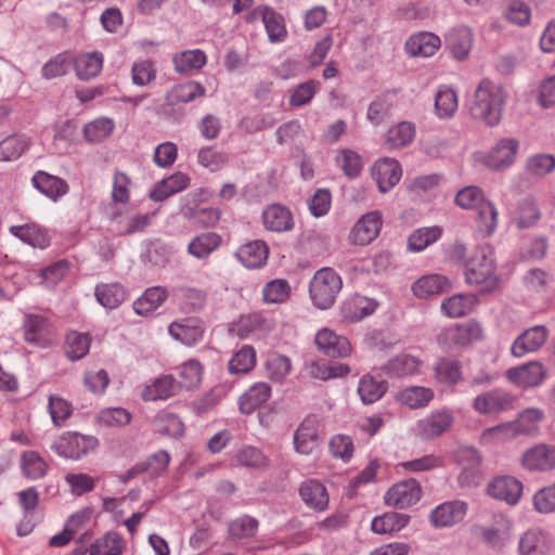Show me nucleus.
Returning <instances> with one entry per match:
<instances>
[{
	"label": "nucleus",
	"instance_id": "43",
	"mask_svg": "<svg viewBox=\"0 0 555 555\" xmlns=\"http://www.w3.org/2000/svg\"><path fill=\"white\" fill-rule=\"evenodd\" d=\"M154 430L168 437H181L184 433L182 421L173 413L160 411L152 420Z\"/></svg>",
	"mask_w": 555,
	"mask_h": 555
},
{
	"label": "nucleus",
	"instance_id": "49",
	"mask_svg": "<svg viewBox=\"0 0 555 555\" xmlns=\"http://www.w3.org/2000/svg\"><path fill=\"white\" fill-rule=\"evenodd\" d=\"M96 300L107 309H115L126 299L125 288L117 284H100L95 287Z\"/></svg>",
	"mask_w": 555,
	"mask_h": 555
},
{
	"label": "nucleus",
	"instance_id": "36",
	"mask_svg": "<svg viewBox=\"0 0 555 555\" xmlns=\"http://www.w3.org/2000/svg\"><path fill=\"white\" fill-rule=\"evenodd\" d=\"M29 140L23 134L0 138V162H14L29 147Z\"/></svg>",
	"mask_w": 555,
	"mask_h": 555
},
{
	"label": "nucleus",
	"instance_id": "58",
	"mask_svg": "<svg viewBox=\"0 0 555 555\" xmlns=\"http://www.w3.org/2000/svg\"><path fill=\"white\" fill-rule=\"evenodd\" d=\"M292 293L288 281L284 279H275L267 283L262 289V296L268 304L285 302Z\"/></svg>",
	"mask_w": 555,
	"mask_h": 555
},
{
	"label": "nucleus",
	"instance_id": "57",
	"mask_svg": "<svg viewBox=\"0 0 555 555\" xmlns=\"http://www.w3.org/2000/svg\"><path fill=\"white\" fill-rule=\"evenodd\" d=\"M544 420V412L538 408L524 410L513 422L517 425L520 435L532 436L538 431V424Z\"/></svg>",
	"mask_w": 555,
	"mask_h": 555
},
{
	"label": "nucleus",
	"instance_id": "44",
	"mask_svg": "<svg viewBox=\"0 0 555 555\" xmlns=\"http://www.w3.org/2000/svg\"><path fill=\"white\" fill-rule=\"evenodd\" d=\"M20 465L23 475L30 480L44 477L49 469L47 462L38 452L31 450L24 451L21 454Z\"/></svg>",
	"mask_w": 555,
	"mask_h": 555
},
{
	"label": "nucleus",
	"instance_id": "16",
	"mask_svg": "<svg viewBox=\"0 0 555 555\" xmlns=\"http://www.w3.org/2000/svg\"><path fill=\"white\" fill-rule=\"evenodd\" d=\"M31 184L39 193L52 202H57L69 191V185L64 179L43 170H38L34 173Z\"/></svg>",
	"mask_w": 555,
	"mask_h": 555
},
{
	"label": "nucleus",
	"instance_id": "23",
	"mask_svg": "<svg viewBox=\"0 0 555 555\" xmlns=\"http://www.w3.org/2000/svg\"><path fill=\"white\" fill-rule=\"evenodd\" d=\"M401 173L399 163L392 158L379 159L373 166V176L382 193L393 188L400 181Z\"/></svg>",
	"mask_w": 555,
	"mask_h": 555
},
{
	"label": "nucleus",
	"instance_id": "29",
	"mask_svg": "<svg viewBox=\"0 0 555 555\" xmlns=\"http://www.w3.org/2000/svg\"><path fill=\"white\" fill-rule=\"evenodd\" d=\"M434 397L435 392L429 387L409 386L397 393L396 400L409 409H423L433 401Z\"/></svg>",
	"mask_w": 555,
	"mask_h": 555
},
{
	"label": "nucleus",
	"instance_id": "15",
	"mask_svg": "<svg viewBox=\"0 0 555 555\" xmlns=\"http://www.w3.org/2000/svg\"><path fill=\"white\" fill-rule=\"evenodd\" d=\"M320 444L319 425L313 416L306 417L294 434L295 450L304 455L312 454Z\"/></svg>",
	"mask_w": 555,
	"mask_h": 555
},
{
	"label": "nucleus",
	"instance_id": "51",
	"mask_svg": "<svg viewBox=\"0 0 555 555\" xmlns=\"http://www.w3.org/2000/svg\"><path fill=\"white\" fill-rule=\"evenodd\" d=\"M435 378L440 384L453 386L462 379V366L459 361L440 359L434 366Z\"/></svg>",
	"mask_w": 555,
	"mask_h": 555
},
{
	"label": "nucleus",
	"instance_id": "56",
	"mask_svg": "<svg viewBox=\"0 0 555 555\" xmlns=\"http://www.w3.org/2000/svg\"><path fill=\"white\" fill-rule=\"evenodd\" d=\"M414 133V126L411 122L402 121L387 131L385 143L389 149L405 146L411 143Z\"/></svg>",
	"mask_w": 555,
	"mask_h": 555
},
{
	"label": "nucleus",
	"instance_id": "21",
	"mask_svg": "<svg viewBox=\"0 0 555 555\" xmlns=\"http://www.w3.org/2000/svg\"><path fill=\"white\" fill-rule=\"evenodd\" d=\"M17 501L24 518L17 526L18 535H27L35 527L34 515L39 504V493L35 487H29L17 493Z\"/></svg>",
	"mask_w": 555,
	"mask_h": 555
},
{
	"label": "nucleus",
	"instance_id": "7",
	"mask_svg": "<svg viewBox=\"0 0 555 555\" xmlns=\"http://www.w3.org/2000/svg\"><path fill=\"white\" fill-rule=\"evenodd\" d=\"M519 141L515 138L500 139L488 152L485 164L492 170H503L511 167L517 157Z\"/></svg>",
	"mask_w": 555,
	"mask_h": 555
},
{
	"label": "nucleus",
	"instance_id": "1",
	"mask_svg": "<svg viewBox=\"0 0 555 555\" xmlns=\"http://www.w3.org/2000/svg\"><path fill=\"white\" fill-rule=\"evenodd\" d=\"M507 101L505 89L490 79H482L474 93L470 115L489 127H495L502 119L503 107Z\"/></svg>",
	"mask_w": 555,
	"mask_h": 555
},
{
	"label": "nucleus",
	"instance_id": "50",
	"mask_svg": "<svg viewBox=\"0 0 555 555\" xmlns=\"http://www.w3.org/2000/svg\"><path fill=\"white\" fill-rule=\"evenodd\" d=\"M526 172L535 178H544L555 170V156L548 153L532 154L526 159Z\"/></svg>",
	"mask_w": 555,
	"mask_h": 555
},
{
	"label": "nucleus",
	"instance_id": "32",
	"mask_svg": "<svg viewBox=\"0 0 555 555\" xmlns=\"http://www.w3.org/2000/svg\"><path fill=\"white\" fill-rule=\"evenodd\" d=\"M169 334L182 344L193 346L203 339L204 328L194 320H184L171 323Z\"/></svg>",
	"mask_w": 555,
	"mask_h": 555
},
{
	"label": "nucleus",
	"instance_id": "60",
	"mask_svg": "<svg viewBox=\"0 0 555 555\" xmlns=\"http://www.w3.org/2000/svg\"><path fill=\"white\" fill-rule=\"evenodd\" d=\"M96 423L105 427L126 426L131 421V414L124 408H106L96 414Z\"/></svg>",
	"mask_w": 555,
	"mask_h": 555
},
{
	"label": "nucleus",
	"instance_id": "54",
	"mask_svg": "<svg viewBox=\"0 0 555 555\" xmlns=\"http://www.w3.org/2000/svg\"><path fill=\"white\" fill-rule=\"evenodd\" d=\"M206 61V54L198 49L184 51L173 57L175 68L181 74L202 68Z\"/></svg>",
	"mask_w": 555,
	"mask_h": 555
},
{
	"label": "nucleus",
	"instance_id": "33",
	"mask_svg": "<svg viewBox=\"0 0 555 555\" xmlns=\"http://www.w3.org/2000/svg\"><path fill=\"white\" fill-rule=\"evenodd\" d=\"M9 230L12 235L33 247L43 249L50 244L47 232L34 223L12 225Z\"/></svg>",
	"mask_w": 555,
	"mask_h": 555
},
{
	"label": "nucleus",
	"instance_id": "5",
	"mask_svg": "<svg viewBox=\"0 0 555 555\" xmlns=\"http://www.w3.org/2000/svg\"><path fill=\"white\" fill-rule=\"evenodd\" d=\"M453 424V412L448 409H441L433 411L425 417L418 420L413 427V433L415 437L421 440H433L449 431Z\"/></svg>",
	"mask_w": 555,
	"mask_h": 555
},
{
	"label": "nucleus",
	"instance_id": "28",
	"mask_svg": "<svg viewBox=\"0 0 555 555\" xmlns=\"http://www.w3.org/2000/svg\"><path fill=\"white\" fill-rule=\"evenodd\" d=\"M301 500L307 506L318 512H323L328 506V493L326 488L318 480H308L299 488Z\"/></svg>",
	"mask_w": 555,
	"mask_h": 555
},
{
	"label": "nucleus",
	"instance_id": "40",
	"mask_svg": "<svg viewBox=\"0 0 555 555\" xmlns=\"http://www.w3.org/2000/svg\"><path fill=\"white\" fill-rule=\"evenodd\" d=\"M179 390L180 384L171 375H165L146 387L143 399L146 401L165 400L175 396Z\"/></svg>",
	"mask_w": 555,
	"mask_h": 555
},
{
	"label": "nucleus",
	"instance_id": "41",
	"mask_svg": "<svg viewBox=\"0 0 555 555\" xmlns=\"http://www.w3.org/2000/svg\"><path fill=\"white\" fill-rule=\"evenodd\" d=\"M221 241V236L215 232L202 233L189 243L188 251L197 259H205L220 246Z\"/></svg>",
	"mask_w": 555,
	"mask_h": 555
},
{
	"label": "nucleus",
	"instance_id": "25",
	"mask_svg": "<svg viewBox=\"0 0 555 555\" xmlns=\"http://www.w3.org/2000/svg\"><path fill=\"white\" fill-rule=\"evenodd\" d=\"M441 46L440 38L434 33L420 31L412 35L405 42V50L412 56L429 57Z\"/></svg>",
	"mask_w": 555,
	"mask_h": 555
},
{
	"label": "nucleus",
	"instance_id": "63",
	"mask_svg": "<svg viewBox=\"0 0 555 555\" xmlns=\"http://www.w3.org/2000/svg\"><path fill=\"white\" fill-rule=\"evenodd\" d=\"M477 210V223L479 230L486 235H491L498 227V210L490 201L483 203Z\"/></svg>",
	"mask_w": 555,
	"mask_h": 555
},
{
	"label": "nucleus",
	"instance_id": "2",
	"mask_svg": "<svg viewBox=\"0 0 555 555\" xmlns=\"http://www.w3.org/2000/svg\"><path fill=\"white\" fill-rule=\"evenodd\" d=\"M465 276L468 284L480 285L482 292H491L498 285L493 250L490 245L474 249L465 263Z\"/></svg>",
	"mask_w": 555,
	"mask_h": 555
},
{
	"label": "nucleus",
	"instance_id": "59",
	"mask_svg": "<svg viewBox=\"0 0 555 555\" xmlns=\"http://www.w3.org/2000/svg\"><path fill=\"white\" fill-rule=\"evenodd\" d=\"M114 130V121L109 118H98L83 128V134L90 143H98L111 135Z\"/></svg>",
	"mask_w": 555,
	"mask_h": 555
},
{
	"label": "nucleus",
	"instance_id": "48",
	"mask_svg": "<svg viewBox=\"0 0 555 555\" xmlns=\"http://www.w3.org/2000/svg\"><path fill=\"white\" fill-rule=\"evenodd\" d=\"M375 305L365 297L356 296L344 302L341 307L343 315L350 322H358L372 314Z\"/></svg>",
	"mask_w": 555,
	"mask_h": 555
},
{
	"label": "nucleus",
	"instance_id": "37",
	"mask_svg": "<svg viewBox=\"0 0 555 555\" xmlns=\"http://www.w3.org/2000/svg\"><path fill=\"white\" fill-rule=\"evenodd\" d=\"M410 520L405 514L388 512L373 518L371 529L378 534H387L400 531Z\"/></svg>",
	"mask_w": 555,
	"mask_h": 555
},
{
	"label": "nucleus",
	"instance_id": "39",
	"mask_svg": "<svg viewBox=\"0 0 555 555\" xmlns=\"http://www.w3.org/2000/svg\"><path fill=\"white\" fill-rule=\"evenodd\" d=\"M477 302L473 294H457L443 300L441 309L450 318H461L472 312Z\"/></svg>",
	"mask_w": 555,
	"mask_h": 555
},
{
	"label": "nucleus",
	"instance_id": "19",
	"mask_svg": "<svg viewBox=\"0 0 555 555\" xmlns=\"http://www.w3.org/2000/svg\"><path fill=\"white\" fill-rule=\"evenodd\" d=\"M446 48L457 61H464L468 57L473 48L474 36L466 26L452 28L444 38Z\"/></svg>",
	"mask_w": 555,
	"mask_h": 555
},
{
	"label": "nucleus",
	"instance_id": "10",
	"mask_svg": "<svg viewBox=\"0 0 555 555\" xmlns=\"http://www.w3.org/2000/svg\"><path fill=\"white\" fill-rule=\"evenodd\" d=\"M548 330L544 325H534L525 330L513 341L511 353L515 358H522L528 353L538 351L546 341Z\"/></svg>",
	"mask_w": 555,
	"mask_h": 555
},
{
	"label": "nucleus",
	"instance_id": "61",
	"mask_svg": "<svg viewBox=\"0 0 555 555\" xmlns=\"http://www.w3.org/2000/svg\"><path fill=\"white\" fill-rule=\"evenodd\" d=\"M335 163L348 178L357 177L362 169L360 155L351 150L339 151L335 156Z\"/></svg>",
	"mask_w": 555,
	"mask_h": 555
},
{
	"label": "nucleus",
	"instance_id": "34",
	"mask_svg": "<svg viewBox=\"0 0 555 555\" xmlns=\"http://www.w3.org/2000/svg\"><path fill=\"white\" fill-rule=\"evenodd\" d=\"M450 286L449 280L440 274H429L420 278L412 286L414 295L418 298H426L447 291Z\"/></svg>",
	"mask_w": 555,
	"mask_h": 555
},
{
	"label": "nucleus",
	"instance_id": "9",
	"mask_svg": "<svg viewBox=\"0 0 555 555\" xmlns=\"http://www.w3.org/2000/svg\"><path fill=\"white\" fill-rule=\"evenodd\" d=\"M505 375L512 384L521 388H530L541 385L547 376V371L541 362L531 361L508 369Z\"/></svg>",
	"mask_w": 555,
	"mask_h": 555
},
{
	"label": "nucleus",
	"instance_id": "4",
	"mask_svg": "<svg viewBox=\"0 0 555 555\" xmlns=\"http://www.w3.org/2000/svg\"><path fill=\"white\" fill-rule=\"evenodd\" d=\"M98 447V439L93 436L81 435L76 431H67L57 437L51 444V449L60 456L79 460Z\"/></svg>",
	"mask_w": 555,
	"mask_h": 555
},
{
	"label": "nucleus",
	"instance_id": "42",
	"mask_svg": "<svg viewBox=\"0 0 555 555\" xmlns=\"http://www.w3.org/2000/svg\"><path fill=\"white\" fill-rule=\"evenodd\" d=\"M387 388L388 385L385 380L364 375L359 380L358 393L364 404H372L386 393Z\"/></svg>",
	"mask_w": 555,
	"mask_h": 555
},
{
	"label": "nucleus",
	"instance_id": "17",
	"mask_svg": "<svg viewBox=\"0 0 555 555\" xmlns=\"http://www.w3.org/2000/svg\"><path fill=\"white\" fill-rule=\"evenodd\" d=\"M318 348L332 358H345L351 353V345L347 337L337 335L328 328L320 330L315 335Z\"/></svg>",
	"mask_w": 555,
	"mask_h": 555
},
{
	"label": "nucleus",
	"instance_id": "14",
	"mask_svg": "<svg viewBox=\"0 0 555 555\" xmlns=\"http://www.w3.org/2000/svg\"><path fill=\"white\" fill-rule=\"evenodd\" d=\"M260 17L264 24L269 40L271 42H282L287 36L284 18L281 14L267 5H258L255 8L248 21Z\"/></svg>",
	"mask_w": 555,
	"mask_h": 555
},
{
	"label": "nucleus",
	"instance_id": "30",
	"mask_svg": "<svg viewBox=\"0 0 555 555\" xmlns=\"http://www.w3.org/2000/svg\"><path fill=\"white\" fill-rule=\"evenodd\" d=\"M271 396V387L267 383H256L238 399V408L243 414H250Z\"/></svg>",
	"mask_w": 555,
	"mask_h": 555
},
{
	"label": "nucleus",
	"instance_id": "3",
	"mask_svg": "<svg viewBox=\"0 0 555 555\" xmlns=\"http://www.w3.org/2000/svg\"><path fill=\"white\" fill-rule=\"evenodd\" d=\"M343 281L332 268H322L312 276L309 284V295L314 307L320 310L330 309L341 291Z\"/></svg>",
	"mask_w": 555,
	"mask_h": 555
},
{
	"label": "nucleus",
	"instance_id": "53",
	"mask_svg": "<svg viewBox=\"0 0 555 555\" xmlns=\"http://www.w3.org/2000/svg\"><path fill=\"white\" fill-rule=\"evenodd\" d=\"M441 234L442 230L438 225L417 229L409 236L408 246L412 251H422L435 243Z\"/></svg>",
	"mask_w": 555,
	"mask_h": 555
},
{
	"label": "nucleus",
	"instance_id": "31",
	"mask_svg": "<svg viewBox=\"0 0 555 555\" xmlns=\"http://www.w3.org/2000/svg\"><path fill=\"white\" fill-rule=\"evenodd\" d=\"M550 550L548 537L539 529L528 530L520 538V555H547Z\"/></svg>",
	"mask_w": 555,
	"mask_h": 555
},
{
	"label": "nucleus",
	"instance_id": "27",
	"mask_svg": "<svg viewBox=\"0 0 555 555\" xmlns=\"http://www.w3.org/2000/svg\"><path fill=\"white\" fill-rule=\"evenodd\" d=\"M190 177L183 172H175L155 184L150 193L154 202H162L171 195L185 190L190 185Z\"/></svg>",
	"mask_w": 555,
	"mask_h": 555
},
{
	"label": "nucleus",
	"instance_id": "26",
	"mask_svg": "<svg viewBox=\"0 0 555 555\" xmlns=\"http://www.w3.org/2000/svg\"><path fill=\"white\" fill-rule=\"evenodd\" d=\"M423 361L415 356L401 353L391 358L382 367L389 377H404L420 373Z\"/></svg>",
	"mask_w": 555,
	"mask_h": 555
},
{
	"label": "nucleus",
	"instance_id": "24",
	"mask_svg": "<svg viewBox=\"0 0 555 555\" xmlns=\"http://www.w3.org/2000/svg\"><path fill=\"white\" fill-rule=\"evenodd\" d=\"M262 222L271 232L291 231L295 224L291 210L280 204L270 205L262 211Z\"/></svg>",
	"mask_w": 555,
	"mask_h": 555
},
{
	"label": "nucleus",
	"instance_id": "11",
	"mask_svg": "<svg viewBox=\"0 0 555 555\" xmlns=\"http://www.w3.org/2000/svg\"><path fill=\"white\" fill-rule=\"evenodd\" d=\"M467 513V504L460 500L448 501L436 506L429 514L435 528H448L461 522Z\"/></svg>",
	"mask_w": 555,
	"mask_h": 555
},
{
	"label": "nucleus",
	"instance_id": "62",
	"mask_svg": "<svg viewBox=\"0 0 555 555\" xmlns=\"http://www.w3.org/2000/svg\"><path fill=\"white\" fill-rule=\"evenodd\" d=\"M450 337L454 344L466 346L482 337V328L476 322H467L452 330Z\"/></svg>",
	"mask_w": 555,
	"mask_h": 555
},
{
	"label": "nucleus",
	"instance_id": "55",
	"mask_svg": "<svg viewBox=\"0 0 555 555\" xmlns=\"http://www.w3.org/2000/svg\"><path fill=\"white\" fill-rule=\"evenodd\" d=\"M256 364V351L249 346H243L235 352L229 361V371L231 374L248 373Z\"/></svg>",
	"mask_w": 555,
	"mask_h": 555
},
{
	"label": "nucleus",
	"instance_id": "13",
	"mask_svg": "<svg viewBox=\"0 0 555 555\" xmlns=\"http://www.w3.org/2000/svg\"><path fill=\"white\" fill-rule=\"evenodd\" d=\"M522 466L531 472H546L555 467V446L540 443L521 456Z\"/></svg>",
	"mask_w": 555,
	"mask_h": 555
},
{
	"label": "nucleus",
	"instance_id": "12",
	"mask_svg": "<svg viewBox=\"0 0 555 555\" xmlns=\"http://www.w3.org/2000/svg\"><path fill=\"white\" fill-rule=\"evenodd\" d=\"M383 219L379 211L363 215L353 225L349 238L353 244L366 245L374 241L382 228Z\"/></svg>",
	"mask_w": 555,
	"mask_h": 555
},
{
	"label": "nucleus",
	"instance_id": "8",
	"mask_svg": "<svg viewBox=\"0 0 555 555\" xmlns=\"http://www.w3.org/2000/svg\"><path fill=\"white\" fill-rule=\"evenodd\" d=\"M516 398L501 389H493L477 396L473 408L479 414H499L514 408Z\"/></svg>",
	"mask_w": 555,
	"mask_h": 555
},
{
	"label": "nucleus",
	"instance_id": "47",
	"mask_svg": "<svg viewBox=\"0 0 555 555\" xmlns=\"http://www.w3.org/2000/svg\"><path fill=\"white\" fill-rule=\"evenodd\" d=\"M90 345L89 334L73 331L67 334L65 339V354L72 361L80 360L89 352Z\"/></svg>",
	"mask_w": 555,
	"mask_h": 555
},
{
	"label": "nucleus",
	"instance_id": "20",
	"mask_svg": "<svg viewBox=\"0 0 555 555\" xmlns=\"http://www.w3.org/2000/svg\"><path fill=\"white\" fill-rule=\"evenodd\" d=\"M206 94L205 88L196 81H186L170 89L165 96L164 107L170 114L173 107L181 103H190Z\"/></svg>",
	"mask_w": 555,
	"mask_h": 555
},
{
	"label": "nucleus",
	"instance_id": "35",
	"mask_svg": "<svg viewBox=\"0 0 555 555\" xmlns=\"http://www.w3.org/2000/svg\"><path fill=\"white\" fill-rule=\"evenodd\" d=\"M166 298V288L160 286L150 287L133 302V310L139 315H147L158 309Z\"/></svg>",
	"mask_w": 555,
	"mask_h": 555
},
{
	"label": "nucleus",
	"instance_id": "45",
	"mask_svg": "<svg viewBox=\"0 0 555 555\" xmlns=\"http://www.w3.org/2000/svg\"><path fill=\"white\" fill-rule=\"evenodd\" d=\"M103 55L99 52L83 53L75 59V70L80 80L95 77L102 69Z\"/></svg>",
	"mask_w": 555,
	"mask_h": 555
},
{
	"label": "nucleus",
	"instance_id": "18",
	"mask_svg": "<svg viewBox=\"0 0 555 555\" xmlns=\"http://www.w3.org/2000/svg\"><path fill=\"white\" fill-rule=\"evenodd\" d=\"M487 490L490 496L515 505L521 496L522 483L512 476H499L488 485Z\"/></svg>",
	"mask_w": 555,
	"mask_h": 555
},
{
	"label": "nucleus",
	"instance_id": "22",
	"mask_svg": "<svg viewBox=\"0 0 555 555\" xmlns=\"http://www.w3.org/2000/svg\"><path fill=\"white\" fill-rule=\"evenodd\" d=\"M235 256L245 268L258 269L266 264L269 257V247L264 241L255 240L243 244Z\"/></svg>",
	"mask_w": 555,
	"mask_h": 555
},
{
	"label": "nucleus",
	"instance_id": "46",
	"mask_svg": "<svg viewBox=\"0 0 555 555\" xmlns=\"http://www.w3.org/2000/svg\"><path fill=\"white\" fill-rule=\"evenodd\" d=\"M459 101L456 92L450 87L442 86L435 95V112L441 119L453 117L457 111Z\"/></svg>",
	"mask_w": 555,
	"mask_h": 555
},
{
	"label": "nucleus",
	"instance_id": "38",
	"mask_svg": "<svg viewBox=\"0 0 555 555\" xmlns=\"http://www.w3.org/2000/svg\"><path fill=\"white\" fill-rule=\"evenodd\" d=\"M519 435L517 425L512 421L485 429L479 440L480 443L486 446L499 444L509 441Z\"/></svg>",
	"mask_w": 555,
	"mask_h": 555
},
{
	"label": "nucleus",
	"instance_id": "64",
	"mask_svg": "<svg viewBox=\"0 0 555 555\" xmlns=\"http://www.w3.org/2000/svg\"><path fill=\"white\" fill-rule=\"evenodd\" d=\"M532 503L534 509L540 514L555 512V482L538 490L532 498Z\"/></svg>",
	"mask_w": 555,
	"mask_h": 555
},
{
	"label": "nucleus",
	"instance_id": "52",
	"mask_svg": "<svg viewBox=\"0 0 555 555\" xmlns=\"http://www.w3.org/2000/svg\"><path fill=\"white\" fill-rule=\"evenodd\" d=\"M23 327L25 340L33 345H40L47 333L48 321L41 315L27 314Z\"/></svg>",
	"mask_w": 555,
	"mask_h": 555
},
{
	"label": "nucleus",
	"instance_id": "6",
	"mask_svg": "<svg viewBox=\"0 0 555 555\" xmlns=\"http://www.w3.org/2000/svg\"><path fill=\"white\" fill-rule=\"evenodd\" d=\"M422 488L417 480L410 478L395 483L384 495L385 503L396 508H406L421 500Z\"/></svg>",
	"mask_w": 555,
	"mask_h": 555
}]
</instances>
